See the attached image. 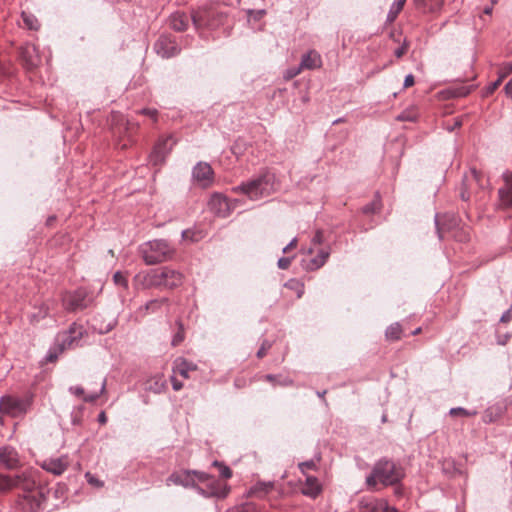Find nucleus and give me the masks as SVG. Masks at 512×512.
<instances>
[{"label": "nucleus", "instance_id": "nucleus-29", "mask_svg": "<svg viewBox=\"0 0 512 512\" xmlns=\"http://www.w3.org/2000/svg\"><path fill=\"white\" fill-rule=\"evenodd\" d=\"M413 2L417 8L430 12L438 11L443 5V0H413Z\"/></svg>", "mask_w": 512, "mask_h": 512}, {"label": "nucleus", "instance_id": "nucleus-13", "mask_svg": "<svg viewBox=\"0 0 512 512\" xmlns=\"http://www.w3.org/2000/svg\"><path fill=\"white\" fill-rule=\"evenodd\" d=\"M175 144L176 141L171 135L160 138L149 156L150 162L155 166L164 163L166 156L171 152Z\"/></svg>", "mask_w": 512, "mask_h": 512}, {"label": "nucleus", "instance_id": "nucleus-35", "mask_svg": "<svg viewBox=\"0 0 512 512\" xmlns=\"http://www.w3.org/2000/svg\"><path fill=\"white\" fill-rule=\"evenodd\" d=\"M449 414L451 416L459 415V416L470 417V416H475L477 414V411L476 410H467L463 407H455V408L450 409Z\"/></svg>", "mask_w": 512, "mask_h": 512}, {"label": "nucleus", "instance_id": "nucleus-24", "mask_svg": "<svg viewBox=\"0 0 512 512\" xmlns=\"http://www.w3.org/2000/svg\"><path fill=\"white\" fill-rule=\"evenodd\" d=\"M498 196L503 207H512V177L505 179L504 185L498 190Z\"/></svg>", "mask_w": 512, "mask_h": 512}, {"label": "nucleus", "instance_id": "nucleus-16", "mask_svg": "<svg viewBox=\"0 0 512 512\" xmlns=\"http://www.w3.org/2000/svg\"><path fill=\"white\" fill-rule=\"evenodd\" d=\"M194 472H197L196 470H185L182 472H174L167 478V485L174 484V485H180L185 488H193L196 490L198 481L197 477L195 476Z\"/></svg>", "mask_w": 512, "mask_h": 512}, {"label": "nucleus", "instance_id": "nucleus-63", "mask_svg": "<svg viewBox=\"0 0 512 512\" xmlns=\"http://www.w3.org/2000/svg\"><path fill=\"white\" fill-rule=\"evenodd\" d=\"M190 230H183L182 231V238L185 240V239H188L190 237Z\"/></svg>", "mask_w": 512, "mask_h": 512}, {"label": "nucleus", "instance_id": "nucleus-50", "mask_svg": "<svg viewBox=\"0 0 512 512\" xmlns=\"http://www.w3.org/2000/svg\"><path fill=\"white\" fill-rule=\"evenodd\" d=\"M171 383H172V388H173V390H175V391H179V390H181V389H182V387H183V383H182L181 381H178V380L175 378V376H174V375L171 377Z\"/></svg>", "mask_w": 512, "mask_h": 512}, {"label": "nucleus", "instance_id": "nucleus-12", "mask_svg": "<svg viewBox=\"0 0 512 512\" xmlns=\"http://www.w3.org/2000/svg\"><path fill=\"white\" fill-rule=\"evenodd\" d=\"M192 182L194 185L206 189L214 183V171L207 162L200 161L192 168Z\"/></svg>", "mask_w": 512, "mask_h": 512}, {"label": "nucleus", "instance_id": "nucleus-3", "mask_svg": "<svg viewBox=\"0 0 512 512\" xmlns=\"http://www.w3.org/2000/svg\"><path fill=\"white\" fill-rule=\"evenodd\" d=\"M278 188L276 177L273 173L266 171L247 182L232 188L235 193L246 195L251 200H258L267 197Z\"/></svg>", "mask_w": 512, "mask_h": 512}, {"label": "nucleus", "instance_id": "nucleus-48", "mask_svg": "<svg viewBox=\"0 0 512 512\" xmlns=\"http://www.w3.org/2000/svg\"><path fill=\"white\" fill-rule=\"evenodd\" d=\"M511 319H512V309H508V310H506V311L502 314V316H501V318H500V322H502V323H507V322H509Z\"/></svg>", "mask_w": 512, "mask_h": 512}, {"label": "nucleus", "instance_id": "nucleus-58", "mask_svg": "<svg viewBox=\"0 0 512 512\" xmlns=\"http://www.w3.org/2000/svg\"><path fill=\"white\" fill-rule=\"evenodd\" d=\"M98 422L100 424H105L107 422V416L104 411L100 412L98 415Z\"/></svg>", "mask_w": 512, "mask_h": 512}, {"label": "nucleus", "instance_id": "nucleus-32", "mask_svg": "<svg viewBox=\"0 0 512 512\" xmlns=\"http://www.w3.org/2000/svg\"><path fill=\"white\" fill-rule=\"evenodd\" d=\"M168 298L153 299L146 303L145 310L151 313H155L161 309L162 306L168 305Z\"/></svg>", "mask_w": 512, "mask_h": 512}, {"label": "nucleus", "instance_id": "nucleus-54", "mask_svg": "<svg viewBox=\"0 0 512 512\" xmlns=\"http://www.w3.org/2000/svg\"><path fill=\"white\" fill-rule=\"evenodd\" d=\"M397 120H400V121H414L415 117L410 116L406 112H403V113H401L400 115L397 116Z\"/></svg>", "mask_w": 512, "mask_h": 512}, {"label": "nucleus", "instance_id": "nucleus-11", "mask_svg": "<svg viewBox=\"0 0 512 512\" xmlns=\"http://www.w3.org/2000/svg\"><path fill=\"white\" fill-rule=\"evenodd\" d=\"M84 332L85 330L82 325L75 322L72 323L67 331L57 335L56 342H58L59 351L63 352L66 349L77 347Z\"/></svg>", "mask_w": 512, "mask_h": 512}, {"label": "nucleus", "instance_id": "nucleus-22", "mask_svg": "<svg viewBox=\"0 0 512 512\" xmlns=\"http://www.w3.org/2000/svg\"><path fill=\"white\" fill-rule=\"evenodd\" d=\"M321 55L316 50H310L302 55L300 67L303 69L313 70L321 67Z\"/></svg>", "mask_w": 512, "mask_h": 512}, {"label": "nucleus", "instance_id": "nucleus-37", "mask_svg": "<svg viewBox=\"0 0 512 512\" xmlns=\"http://www.w3.org/2000/svg\"><path fill=\"white\" fill-rule=\"evenodd\" d=\"M105 388H106V381L103 380V382L101 384L100 391L98 393H91V394L85 395L83 400L88 403H92V402L96 401L99 398V396L104 393Z\"/></svg>", "mask_w": 512, "mask_h": 512}, {"label": "nucleus", "instance_id": "nucleus-40", "mask_svg": "<svg viewBox=\"0 0 512 512\" xmlns=\"http://www.w3.org/2000/svg\"><path fill=\"white\" fill-rule=\"evenodd\" d=\"M113 281L116 285H119V286H122L124 288H126L128 286V281H127V278L125 277V275L123 273H121L120 271H117L114 275H113Z\"/></svg>", "mask_w": 512, "mask_h": 512}, {"label": "nucleus", "instance_id": "nucleus-64", "mask_svg": "<svg viewBox=\"0 0 512 512\" xmlns=\"http://www.w3.org/2000/svg\"><path fill=\"white\" fill-rule=\"evenodd\" d=\"M384 512H398V510L394 507L385 506L383 508Z\"/></svg>", "mask_w": 512, "mask_h": 512}, {"label": "nucleus", "instance_id": "nucleus-17", "mask_svg": "<svg viewBox=\"0 0 512 512\" xmlns=\"http://www.w3.org/2000/svg\"><path fill=\"white\" fill-rule=\"evenodd\" d=\"M209 209L217 216L225 218L230 215V206L225 196L220 193H214L209 202Z\"/></svg>", "mask_w": 512, "mask_h": 512}, {"label": "nucleus", "instance_id": "nucleus-30", "mask_svg": "<svg viewBox=\"0 0 512 512\" xmlns=\"http://www.w3.org/2000/svg\"><path fill=\"white\" fill-rule=\"evenodd\" d=\"M381 508L373 498H362L359 501V512H379Z\"/></svg>", "mask_w": 512, "mask_h": 512}, {"label": "nucleus", "instance_id": "nucleus-21", "mask_svg": "<svg viewBox=\"0 0 512 512\" xmlns=\"http://www.w3.org/2000/svg\"><path fill=\"white\" fill-rule=\"evenodd\" d=\"M195 370H197V365L183 357L175 359L173 363V374L180 375L185 379L189 378V373Z\"/></svg>", "mask_w": 512, "mask_h": 512}, {"label": "nucleus", "instance_id": "nucleus-8", "mask_svg": "<svg viewBox=\"0 0 512 512\" xmlns=\"http://www.w3.org/2000/svg\"><path fill=\"white\" fill-rule=\"evenodd\" d=\"M197 477L196 492L204 497L225 498L228 494L227 488L218 479L205 472H194Z\"/></svg>", "mask_w": 512, "mask_h": 512}, {"label": "nucleus", "instance_id": "nucleus-5", "mask_svg": "<svg viewBox=\"0 0 512 512\" xmlns=\"http://www.w3.org/2000/svg\"><path fill=\"white\" fill-rule=\"evenodd\" d=\"M139 254L146 265H157L172 260L176 250L165 239H153L142 243L138 248Z\"/></svg>", "mask_w": 512, "mask_h": 512}, {"label": "nucleus", "instance_id": "nucleus-57", "mask_svg": "<svg viewBox=\"0 0 512 512\" xmlns=\"http://www.w3.org/2000/svg\"><path fill=\"white\" fill-rule=\"evenodd\" d=\"M504 89L506 94L512 95V78L506 83Z\"/></svg>", "mask_w": 512, "mask_h": 512}, {"label": "nucleus", "instance_id": "nucleus-14", "mask_svg": "<svg viewBox=\"0 0 512 512\" xmlns=\"http://www.w3.org/2000/svg\"><path fill=\"white\" fill-rule=\"evenodd\" d=\"M63 303L68 311L82 310L90 306L92 298L85 289L79 288L63 298Z\"/></svg>", "mask_w": 512, "mask_h": 512}, {"label": "nucleus", "instance_id": "nucleus-41", "mask_svg": "<svg viewBox=\"0 0 512 512\" xmlns=\"http://www.w3.org/2000/svg\"><path fill=\"white\" fill-rule=\"evenodd\" d=\"M379 209H380V203L378 200H375V201L365 205L362 210H363V213L370 214V213H375Z\"/></svg>", "mask_w": 512, "mask_h": 512}, {"label": "nucleus", "instance_id": "nucleus-59", "mask_svg": "<svg viewBox=\"0 0 512 512\" xmlns=\"http://www.w3.org/2000/svg\"><path fill=\"white\" fill-rule=\"evenodd\" d=\"M292 383L293 381L289 378H284L283 380L276 382V384H279L281 386H288L291 385Z\"/></svg>", "mask_w": 512, "mask_h": 512}, {"label": "nucleus", "instance_id": "nucleus-26", "mask_svg": "<svg viewBox=\"0 0 512 512\" xmlns=\"http://www.w3.org/2000/svg\"><path fill=\"white\" fill-rule=\"evenodd\" d=\"M273 488L274 482L259 481L250 488L249 494L256 498H264L268 493H270L273 490Z\"/></svg>", "mask_w": 512, "mask_h": 512}, {"label": "nucleus", "instance_id": "nucleus-27", "mask_svg": "<svg viewBox=\"0 0 512 512\" xmlns=\"http://www.w3.org/2000/svg\"><path fill=\"white\" fill-rule=\"evenodd\" d=\"M330 256V250L328 248H322L318 251L317 255L313 257L307 264L308 270H317L321 268Z\"/></svg>", "mask_w": 512, "mask_h": 512}, {"label": "nucleus", "instance_id": "nucleus-1", "mask_svg": "<svg viewBox=\"0 0 512 512\" xmlns=\"http://www.w3.org/2000/svg\"><path fill=\"white\" fill-rule=\"evenodd\" d=\"M14 487L25 492L21 502L24 511L39 512L45 509L49 489L38 485L33 473L24 472L14 477L0 474V491H8Z\"/></svg>", "mask_w": 512, "mask_h": 512}, {"label": "nucleus", "instance_id": "nucleus-23", "mask_svg": "<svg viewBox=\"0 0 512 512\" xmlns=\"http://www.w3.org/2000/svg\"><path fill=\"white\" fill-rule=\"evenodd\" d=\"M190 20H192L191 16L187 15L184 12H175L171 14L169 18L170 27L177 31L182 32L187 29L189 26Z\"/></svg>", "mask_w": 512, "mask_h": 512}, {"label": "nucleus", "instance_id": "nucleus-38", "mask_svg": "<svg viewBox=\"0 0 512 512\" xmlns=\"http://www.w3.org/2000/svg\"><path fill=\"white\" fill-rule=\"evenodd\" d=\"M60 353L61 352L59 351L58 342H56L55 347H52L48 350L45 359L47 362H54L57 360Z\"/></svg>", "mask_w": 512, "mask_h": 512}, {"label": "nucleus", "instance_id": "nucleus-47", "mask_svg": "<svg viewBox=\"0 0 512 512\" xmlns=\"http://www.w3.org/2000/svg\"><path fill=\"white\" fill-rule=\"evenodd\" d=\"M323 243V233L321 230H317L315 235L312 238L313 245H320Z\"/></svg>", "mask_w": 512, "mask_h": 512}, {"label": "nucleus", "instance_id": "nucleus-20", "mask_svg": "<svg viewBox=\"0 0 512 512\" xmlns=\"http://www.w3.org/2000/svg\"><path fill=\"white\" fill-rule=\"evenodd\" d=\"M0 463L8 469H14L19 465L17 451L10 446L0 448Z\"/></svg>", "mask_w": 512, "mask_h": 512}, {"label": "nucleus", "instance_id": "nucleus-42", "mask_svg": "<svg viewBox=\"0 0 512 512\" xmlns=\"http://www.w3.org/2000/svg\"><path fill=\"white\" fill-rule=\"evenodd\" d=\"M138 113L148 116L153 121H157L158 111L154 108H143L139 110Z\"/></svg>", "mask_w": 512, "mask_h": 512}, {"label": "nucleus", "instance_id": "nucleus-28", "mask_svg": "<svg viewBox=\"0 0 512 512\" xmlns=\"http://www.w3.org/2000/svg\"><path fill=\"white\" fill-rule=\"evenodd\" d=\"M166 387L165 380L162 375H155L146 382L145 389L155 394L162 393Z\"/></svg>", "mask_w": 512, "mask_h": 512}, {"label": "nucleus", "instance_id": "nucleus-7", "mask_svg": "<svg viewBox=\"0 0 512 512\" xmlns=\"http://www.w3.org/2000/svg\"><path fill=\"white\" fill-rule=\"evenodd\" d=\"M193 25L196 29H216L224 24L226 15L212 7H201L191 15Z\"/></svg>", "mask_w": 512, "mask_h": 512}, {"label": "nucleus", "instance_id": "nucleus-39", "mask_svg": "<svg viewBox=\"0 0 512 512\" xmlns=\"http://www.w3.org/2000/svg\"><path fill=\"white\" fill-rule=\"evenodd\" d=\"M213 465L218 466L220 468V475L223 478L229 479L232 476V471L228 466L220 463L219 461H214Z\"/></svg>", "mask_w": 512, "mask_h": 512}, {"label": "nucleus", "instance_id": "nucleus-56", "mask_svg": "<svg viewBox=\"0 0 512 512\" xmlns=\"http://www.w3.org/2000/svg\"><path fill=\"white\" fill-rule=\"evenodd\" d=\"M114 326H115V322H113V323H109L105 328H100V329L98 330V332H99L100 334L108 333L109 331H111V330L114 328Z\"/></svg>", "mask_w": 512, "mask_h": 512}, {"label": "nucleus", "instance_id": "nucleus-62", "mask_svg": "<svg viewBox=\"0 0 512 512\" xmlns=\"http://www.w3.org/2000/svg\"><path fill=\"white\" fill-rule=\"evenodd\" d=\"M504 69L506 70V73L512 72V61L505 63Z\"/></svg>", "mask_w": 512, "mask_h": 512}, {"label": "nucleus", "instance_id": "nucleus-18", "mask_svg": "<svg viewBox=\"0 0 512 512\" xmlns=\"http://www.w3.org/2000/svg\"><path fill=\"white\" fill-rule=\"evenodd\" d=\"M41 467L53 475L60 476L69 467V460L67 456L48 458L42 462Z\"/></svg>", "mask_w": 512, "mask_h": 512}, {"label": "nucleus", "instance_id": "nucleus-25", "mask_svg": "<svg viewBox=\"0 0 512 512\" xmlns=\"http://www.w3.org/2000/svg\"><path fill=\"white\" fill-rule=\"evenodd\" d=\"M321 492V485L314 476H307L302 487V493L311 498H316Z\"/></svg>", "mask_w": 512, "mask_h": 512}, {"label": "nucleus", "instance_id": "nucleus-51", "mask_svg": "<svg viewBox=\"0 0 512 512\" xmlns=\"http://www.w3.org/2000/svg\"><path fill=\"white\" fill-rule=\"evenodd\" d=\"M69 391L76 396H82L84 394V389L81 386H71Z\"/></svg>", "mask_w": 512, "mask_h": 512}, {"label": "nucleus", "instance_id": "nucleus-10", "mask_svg": "<svg viewBox=\"0 0 512 512\" xmlns=\"http://www.w3.org/2000/svg\"><path fill=\"white\" fill-rule=\"evenodd\" d=\"M476 188L483 189L484 183L482 174L475 168H471L469 172L465 173L459 188V197L462 201L468 202L471 200L472 195L475 193Z\"/></svg>", "mask_w": 512, "mask_h": 512}, {"label": "nucleus", "instance_id": "nucleus-6", "mask_svg": "<svg viewBox=\"0 0 512 512\" xmlns=\"http://www.w3.org/2000/svg\"><path fill=\"white\" fill-rule=\"evenodd\" d=\"M434 222L439 240H443L446 236H451L458 241L467 240L468 235L458 230V221L454 215L437 213Z\"/></svg>", "mask_w": 512, "mask_h": 512}, {"label": "nucleus", "instance_id": "nucleus-46", "mask_svg": "<svg viewBox=\"0 0 512 512\" xmlns=\"http://www.w3.org/2000/svg\"><path fill=\"white\" fill-rule=\"evenodd\" d=\"M302 71V68L299 66L297 68L288 69L285 74L286 79H291L297 76Z\"/></svg>", "mask_w": 512, "mask_h": 512}, {"label": "nucleus", "instance_id": "nucleus-44", "mask_svg": "<svg viewBox=\"0 0 512 512\" xmlns=\"http://www.w3.org/2000/svg\"><path fill=\"white\" fill-rule=\"evenodd\" d=\"M271 343L268 341V340H264L259 348V350L257 351V357L258 358H263L267 351L271 348Z\"/></svg>", "mask_w": 512, "mask_h": 512}, {"label": "nucleus", "instance_id": "nucleus-61", "mask_svg": "<svg viewBox=\"0 0 512 512\" xmlns=\"http://www.w3.org/2000/svg\"><path fill=\"white\" fill-rule=\"evenodd\" d=\"M265 378H266L268 381H270V382H272V383L276 384V376H275V375L268 374V375H266V376H265Z\"/></svg>", "mask_w": 512, "mask_h": 512}, {"label": "nucleus", "instance_id": "nucleus-19", "mask_svg": "<svg viewBox=\"0 0 512 512\" xmlns=\"http://www.w3.org/2000/svg\"><path fill=\"white\" fill-rule=\"evenodd\" d=\"M20 57L26 69L32 70L38 66L40 59L34 45H25L20 50Z\"/></svg>", "mask_w": 512, "mask_h": 512}, {"label": "nucleus", "instance_id": "nucleus-15", "mask_svg": "<svg viewBox=\"0 0 512 512\" xmlns=\"http://www.w3.org/2000/svg\"><path fill=\"white\" fill-rule=\"evenodd\" d=\"M156 53L162 58H170L180 53L175 37L171 35H161L154 44Z\"/></svg>", "mask_w": 512, "mask_h": 512}, {"label": "nucleus", "instance_id": "nucleus-2", "mask_svg": "<svg viewBox=\"0 0 512 512\" xmlns=\"http://www.w3.org/2000/svg\"><path fill=\"white\" fill-rule=\"evenodd\" d=\"M135 279L144 289H174L182 285L184 276L180 271L169 266H164L151 269L146 273H139L136 275Z\"/></svg>", "mask_w": 512, "mask_h": 512}, {"label": "nucleus", "instance_id": "nucleus-31", "mask_svg": "<svg viewBox=\"0 0 512 512\" xmlns=\"http://www.w3.org/2000/svg\"><path fill=\"white\" fill-rule=\"evenodd\" d=\"M406 0H394L387 14V21L393 22L404 7Z\"/></svg>", "mask_w": 512, "mask_h": 512}, {"label": "nucleus", "instance_id": "nucleus-33", "mask_svg": "<svg viewBox=\"0 0 512 512\" xmlns=\"http://www.w3.org/2000/svg\"><path fill=\"white\" fill-rule=\"evenodd\" d=\"M402 329L399 323L391 324L385 332L386 338L392 341L399 340L401 338Z\"/></svg>", "mask_w": 512, "mask_h": 512}, {"label": "nucleus", "instance_id": "nucleus-49", "mask_svg": "<svg viewBox=\"0 0 512 512\" xmlns=\"http://www.w3.org/2000/svg\"><path fill=\"white\" fill-rule=\"evenodd\" d=\"M510 333H505L504 335H497V343L499 345H505L510 339Z\"/></svg>", "mask_w": 512, "mask_h": 512}, {"label": "nucleus", "instance_id": "nucleus-52", "mask_svg": "<svg viewBox=\"0 0 512 512\" xmlns=\"http://www.w3.org/2000/svg\"><path fill=\"white\" fill-rule=\"evenodd\" d=\"M407 51V46L405 44H403L402 46L398 47L395 51H394V54L397 58H401Z\"/></svg>", "mask_w": 512, "mask_h": 512}, {"label": "nucleus", "instance_id": "nucleus-45", "mask_svg": "<svg viewBox=\"0 0 512 512\" xmlns=\"http://www.w3.org/2000/svg\"><path fill=\"white\" fill-rule=\"evenodd\" d=\"M291 258L290 257H281L279 260H278V267L280 269H287L290 264H291Z\"/></svg>", "mask_w": 512, "mask_h": 512}, {"label": "nucleus", "instance_id": "nucleus-36", "mask_svg": "<svg viewBox=\"0 0 512 512\" xmlns=\"http://www.w3.org/2000/svg\"><path fill=\"white\" fill-rule=\"evenodd\" d=\"M22 18L25 23V25L31 29V30H37L39 27L37 19L32 15H27L25 13H22Z\"/></svg>", "mask_w": 512, "mask_h": 512}, {"label": "nucleus", "instance_id": "nucleus-60", "mask_svg": "<svg viewBox=\"0 0 512 512\" xmlns=\"http://www.w3.org/2000/svg\"><path fill=\"white\" fill-rule=\"evenodd\" d=\"M483 419H484L485 422H491L492 421V416H491L489 410L485 411Z\"/></svg>", "mask_w": 512, "mask_h": 512}, {"label": "nucleus", "instance_id": "nucleus-53", "mask_svg": "<svg viewBox=\"0 0 512 512\" xmlns=\"http://www.w3.org/2000/svg\"><path fill=\"white\" fill-rule=\"evenodd\" d=\"M415 82V79H414V76L412 74H408L405 79H404V84L403 86L405 88H408L410 86H412Z\"/></svg>", "mask_w": 512, "mask_h": 512}, {"label": "nucleus", "instance_id": "nucleus-55", "mask_svg": "<svg viewBox=\"0 0 512 512\" xmlns=\"http://www.w3.org/2000/svg\"><path fill=\"white\" fill-rule=\"evenodd\" d=\"M297 244V238H293L289 244H287L284 248H283V253H287L291 248L295 247Z\"/></svg>", "mask_w": 512, "mask_h": 512}, {"label": "nucleus", "instance_id": "nucleus-43", "mask_svg": "<svg viewBox=\"0 0 512 512\" xmlns=\"http://www.w3.org/2000/svg\"><path fill=\"white\" fill-rule=\"evenodd\" d=\"M299 469L302 473H306L307 470L316 469V462L314 460H308L299 464Z\"/></svg>", "mask_w": 512, "mask_h": 512}, {"label": "nucleus", "instance_id": "nucleus-34", "mask_svg": "<svg viewBox=\"0 0 512 512\" xmlns=\"http://www.w3.org/2000/svg\"><path fill=\"white\" fill-rule=\"evenodd\" d=\"M176 325L178 326V331L174 334V336L172 338L171 344L173 346H178L180 343H182V341L185 338L184 326H183L182 322L180 320H177Z\"/></svg>", "mask_w": 512, "mask_h": 512}, {"label": "nucleus", "instance_id": "nucleus-4", "mask_svg": "<svg viewBox=\"0 0 512 512\" xmlns=\"http://www.w3.org/2000/svg\"><path fill=\"white\" fill-rule=\"evenodd\" d=\"M404 477V471L394 461L382 458L374 464L372 472L366 477L368 487H375L377 483L384 486L395 485Z\"/></svg>", "mask_w": 512, "mask_h": 512}, {"label": "nucleus", "instance_id": "nucleus-9", "mask_svg": "<svg viewBox=\"0 0 512 512\" xmlns=\"http://www.w3.org/2000/svg\"><path fill=\"white\" fill-rule=\"evenodd\" d=\"M33 402V395L27 393L23 397L3 396L0 399V411L11 417L23 416L30 409Z\"/></svg>", "mask_w": 512, "mask_h": 512}]
</instances>
